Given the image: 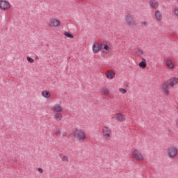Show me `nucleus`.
Returning a JSON list of instances; mask_svg holds the SVG:
<instances>
[{"label":"nucleus","instance_id":"nucleus-1","mask_svg":"<svg viewBox=\"0 0 178 178\" xmlns=\"http://www.w3.org/2000/svg\"><path fill=\"white\" fill-rule=\"evenodd\" d=\"M74 137H75L78 141L83 142L87 138L86 133L82 129H75L74 131Z\"/></svg>","mask_w":178,"mask_h":178},{"label":"nucleus","instance_id":"nucleus-2","mask_svg":"<svg viewBox=\"0 0 178 178\" xmlns=\"http://www.w3.org/2000/svg\"><path fill=\"white\" fill-rule=\"evenodd\" d=\"M178 149L175 146H171L167 149V155L168 158L173 159L177 156Z\"/></svg>","mask_w":178,"mask_h":178},{"label":"nucleus","instance_id":"nucleus-3","mask_svg":"<svg viewBox=\"0 0 178 178\" xmlns=\"http://www.w3.org/2000/svg\"><path fill=\"white\" fill-rule=\"evenodd\" d=\"M102 134L105 140L109 141L112 138V130L108 127H104L102 128Z\"/></svg>","mask_w":178,"mask_h":178},{"label":"nucleus","instance_id":"nucleus-4","mask_svg":"<svg viewBox=\"0 0 178 178\" xmlns=\"http://www.w3.org/2000/svg\"><path fill=\"white\" fill-rule=\"evenodd\" d=\"M132 158L136 161H144V154L138 149H135L132 152Z\"/></svg>","mask_w":178,"mask_h":178},{"label":"nucleus","instance_id":"nucleus-5","mask_svg":"<svg viewBox=\"0 0 178 178\" xmlns=\"http://www.w3.org/2000/svg\"><path fill=\"white\" fill-rule=\"evenodd\" d=\"M102 52L103 54H109L112 51V48L111 47V44L108 42H103L102 43Z\"/></svg>","mask_w":178,"mask_h":178},{"label":"nucleus","instance_id":"nucleus-6","mask_svg":"<svg viewBox=\"0 0 178 178\" xmlns=\"http://www.w3.org/2000/svg\"><path fill=\"white\" fill-rule=\"evenodd\" d=\"M125 20L127 22V24H128V26L129 27H136V24H137L136 23V21L134 20V18L133 17V16L131 15H127L125 17Z\"/></svg>","mask_w":178,"mask_h":178},{"label":"nucleus","instance_id":"nucleus-7","mask_svg":"<svg viewBox=\"0 0 178 178\" xmlns=\"http://www.w3.org/2000/svg\"><path fill=\"white\" fill-rule=\"evenodd\" d=\"M51 111L55 113H60V112H63V107L60 104H56L51 107Z\"/></svg>","mask_w":178,"mask_h":178},{"label":"nucleus","instance_id":"nucleus-8","mask_svg":"<svg viewBox=\"0 0 178 178\" xmlns=\"http://www.w3.org/2000/svg\"><path fill=\"white\" fill-rule=\"evenodd\" d=\"M49 27H59L60 22L58 19L52 18L49 20Z\"/></svg>","mask_w":178,"mask_h":178},{"label":"nucleus","instance_id":"nucleus-9","mask_svg":"<svg viewBox=\"0 0 178 178\" xmlns=\"http://www.w3.org/2000/svg\"><path fill=\"white\" fill-rule=\"evenodd\" d=\"M0 8L3 10L10 9V3L8 1H0Z\"/></svg>","mask_w":178,"mask_h":178},{"label":"nucleus","instance_id":"nucleus-10","mask_svg":"<svg viewBox=\"0 0 178 178\" xmlns=\"http://www.w3.org/2000/svg\"><path fill=\"white\" fill-rule=\"evenodd\" d=\"M105 76L106 79H108V80H112L115 79V76H116V73L113 72L112 70H109L106 72Z\"/></svg>","mask_w":178,"mask_h":178},{"label":"nucleus","instance_id":"nucleus-11","mask_svg":"<svg viewBox=\"0 0 178 178\" xmlns=\"http://www.w3.org/2000/svg\"><path fill=\"white\" fill-rule=\"evenodd\" d=\"M161 88L164 95H169V86L166 83V82H163L162 83Z\"/></svg>","mask_w":178,"mask_h":178},{"label":"nucleus","instance_id":"nucleus-12","mask_svg":"<svg viewBox=\"0 0 178 178\" xmlns=\"http://www.w3.org/2000/svg\"><path fill=\"white\" fill-rule=\"evenodd\" d=\"M113 119L118 120V122H123L126 120V117L122 113H116L113 116Z\"/></svg>","mask_w":178,"mask_h":178},{"label":"nucleus","instance_id":"nucleus-13","mask_svg":"<svg viewBox=\"0 0 178 178\" xmlns=\"http://www.w3.org/2000/svg\"><path fill=\"white\" fill-rule=\"evenodd\" d=\"M100 51H102V43H94L92 44V51L94 54H98Z\"/></svg>","mask_w":178,"mask_h":178},{"label":"nucleus","instance_id":"nucleus-14","mask_svg":"<svg viewBox=\"0 0 178 178\" xmlns=\"http://www.w3.org/2000/svg\"><path fill=\"white\" fill-rule=\"evenodd\" d=\"M41 96L44 98L45 99H51V92L49 90H43L41 92Z\"/></svg>","mask_w":178,"mask_h":178},{"label":"nucleus","instance_id":"nucleus-15","mask_svg":"<svg viewBox=\"0 0 178 178\" xmlns=\"http://www.w3.org/2000/svg\"><path fill=\"white\" fill-rule=\"evenodd\" d=\"M165 66L168 67V69H174L175 68V63L170 59H168L165 61Z\"/></svg>","mask_w":178,"mask_h":178},{"label":"nucleus","instance_id":"nucleus-16","mask_svg":"<svg viewBox=\"0 0 178 178\" xmlns=\"http://www.w3.org/2000/svg\"><path fill=\"white\" fill-rule=\"evenodd\" d=\"M177 84H178V78L174 77L170 80L169 86L170 87H175Z\"/></svg>","mask_w":178,"mask_h":178},{"label":"nucleus","instance_id":"nucleus-17","mask_svg":"<svg viewBox=\"0 0 178 178\" xmlns=\"http://www.w3.org/2000/svg\"><path fill=\"white\" fill-rule=\"evenodd\" d=\"M54 119L56 120V122H60L62 119H63V115L60 113H56L54 115Z\"/></svg>","mask_w":178,"mask_h":178},{"label":"nucleus","instance_id":"nucleus-18","mask_svg":"<svg viewBox=\"0 0 178 178\" xmlns=\"http://www.w3.org/2000/svg\"><path fill=\"white\" fill-rule=\"evenodd\" d=\"M154 16L157 22H161L162 20V13L159 10L155 12Z\"/></svg>","mask_w":178,"mask_h":178},{"label":"nucleus","instance_id":"nucleus-19","mask_svg":"<svg viewBox=\"0 0 178 178\" xmlns=\"http://www.w3.org/2000/svg\"><path fill=\"white\" fill-rule=\"evenodd\" d=\"M100 91L103 95H109V94H111V90L106 87L102 88Z\"/></svg>","mask_w":178,"mask_h":178},{"label":"nucleus","instance_id":"nucleus-20","mask_svg":"<svg viewBox=\"0 0 178 178\" xmlns=\"http://www.w3.org/2000/svg\"><path fill=\"white\" fill-rule=\"evenodd\" d=\"M149 5L153 9H156V8L159 6L158 2L156 1H150Z\"/></svg>","mask_w":178,"mask_h":178},{"label":"nucleus","instance_id":"nucleus-21","mask_svg":"<svg viewBox=\"0 0 178 178\" xmlns=\"http://www.w3.org/2000/svg\"><path fill=\"white\" fill-rule=\"evenodd\" d=\"M135 54L137 56H143V55H144V51L141 49H138L136 50Z\"/></svg>","mask_w":178,"mask_h":178},{"label":"nucleus","instance_id":"nucleus-22","mask_svg":"<svg viewBox=\"0 0 178 178\" xmlns=\"http://www.w3.org/2000/svg\"><path fill=\"white\" fill-rule=\"evenodd\" d=\"M139 67L142 69H145L147 67V62L141 61L140 63H139Z\"/></svg>","mask_w":178,"mask_h":178},{"label":"nucleus","instance_id":"nucleus-23","mask_svg":"<svg viewBox=\"0 0 178 178\" xmlns=\"http://www.w3.org/2000/svg\"><path fill=\"white\" fill-rule=\"evenodd\" d=\"M119 92H120L121 94H126L127 92V90L123 88H120L118 89Z\"/></svg>","mask_w":178,"mask_h":178},{"label":"nucleus","instance_id":"nucleus-24","mask_svg":"<svg viewBox=\"0 0 178 178\" xmlns=\"http://www.w3.org/2000/svg\"><path fill=\"white\" fill-rule=\"evenodd\" d=\"M64 35L68 38H74V36H73V35L70 34L69 32H65Z\"/></svg>","mask_w":178,"mask_h":178},{"label":"nucleus","instance_id":"nucleus-25","mask_svg":"<svg viewBox=\"0 0 178 178\" xmlns=\"http://www.w3.org/2000/svg\"><path fill=\"white\" fill-rule=\"evenodd\" d=\"M26 60H28V62H29V63H34V59L30 58L29 56L26 58Z\"/></svg>","mask_w":178,"mask_h":178},{"label":"nucleus","instance_id":"nucleus-26","mask_svg":"<svg viewBox=\"0 0 178 178\" xmlns=\"http://www.w3.org/2000/svg\"><path fill=\"white\" fill-rule=\"evenodd\" d=\"M55 134H60V129L59 128L55 129Z\"/></svg>","mask_w":178,"mask_h":178},{"label":"nucleus","instance_id":"nucleus-27","mask_svg":"<svg viewBox=\"0 0 178 178\" xmlns=\"http://www.w3.org/2000/svg\"><path fill=\"white\" fill-rule=\"evenodd\" d=\"M62 161H63V162H67V161H69V160L67 159V156H64L62 158Z\"/></svg>","mask_w":178,"mask_h":178},{"label":"nucleus","instance_id":"nucleus-28","mask_svg":"<svg viewBox=\"0 0 178 178\" xmlns=\"http://www.w3.org/2000/svg\"><path fill=\"white\" fill-rule=\"evenodd\" d=\"M38 171L40 173H43L44 170H42V168H39L38 169Z\"/></svg>","mask_w":178,"mask_h":178},{"label":"nucleus","instance_id":"nucleus-29","mask_svg":"<svg viewBox=\"0 0 178 178\" xmlns=\"http://www.w3.org/2000/svg\"><path fill=\"white\" fill-rule=\"evenodd\" d=\"M143 24H145H145H146V23H145V22H143Z\"/></svg>","mask_w":178,"mask_h":178}]
</instances>
